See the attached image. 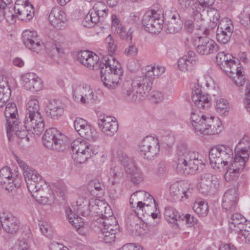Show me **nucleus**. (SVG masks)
<instances>
[{"instance_id": "13", "label": "nucleus", "mask_w": 250, "mask_h": 250, "mask_svg": "<svg viewBox=\"0 0 250 250\" xmlns=\"http://www.w3.org/2000/svg\"><path fill=\"white\" fill-rule=\"evenodd\" d=\"M108 9L105 4L99 0L94 5L85 17L83 24L85 27H90L98 22L100 18L106 16Z\"/></svg>"}, {"instance_id": "8", "label": "nucleus", "mask_w": 250, "mask_h": 250, "mask_svg": "<svg viewBox=\"0 0 250 250\" xmlns=\"http://www.w3.org/2000/svg\"><path fill=\"white\" fill-rule=\"evenodd\" d=\"M42 142L47 148L58 151H64L68 147V139L55 128L46 130L42 137Z\"/></svg>"}, {"instance_id": "58", "label": "nucleus", "mask_w": 250, "mask_h": 250, "mask_svg": "<svg viewBox=\"0 0 250 250\" xmlns=\"http://www.w3.org/2000/svg\"><path fill=\"white\" fill-rule=\"evenodd\" d=\"M105 43L107 44L109 53L110 55V59L114 58L112 55L117 51V45L112 36L110 34L105 40Z\"/></svg>"}, {"instance_id": "23", "label": "nucleus", "mask_w": 250, "mask_h": 250, "mask_svg": "<svg viewBox=\"0 0 250 250\" xmlns=\"http://www.w3.org/2000/svg\"><path fill=\"white\" fill-rule=\"evenodd\" d=\"M22 40L27 48L38 53L44 45L41 43L37 32L35 31L25 30L22 33Z\"/></svg>"}, {"instance_id": "59", "label": "nucleus", "mask_w": 250, "mask_h": 250, "mask_svg": "<svg viewBox=\"0 0 250 250\" xmlns=\"http://www.w3.org/2000/svg\"><path fill=\"white\" fill-rule=\"evenodd\" d=\"M208 15L210 21L214 24H217L218 23L220 18V15L218 10L211 8L208 11Z\"/></svg>"}, {"instance_id": "30", "label": "nucleus", "mask_w": 250, "mask_h": 250, "mask_svg": "<svg viewBox=\"0 0 250 250\" xmlns=\"http://www.w3.org/2000/svg\"><path fill=\"white\" fill-rule=\"evenodd\" d=\"M45 112L48 117L53 119H58L64 113L63 104L59 100H50L46 104Z\"/></svg>"}, {"instance_id": "11", "label": "nucleus", "mask_w": 250, "mask_h": 250, "mask_svg": "<svg viewBox=\"0 0 250 250\" xmlns=\"http://www.w3.org/2000/svg\"><path fill=\"white\" fill-rule=\"evenodd\" d=\"M145 29L152 34L160 33L163 27V20L160 14L155 10L147 11L142 21Z\"/></svg>"}, {"instance_id": "19", "label": "nucleus", "mask_w": 250, "mask_h": 250, "mask_svg": "<svg viewBox=\"0 0 250 250\" xmlns=\"http://www.w3.org/2000/svg\"><path fill=\"white\" fill-rule=\"evenodd\" d=\"M233 32L231 21L228 18L222 19L216 30V39L221 43L226 44L229 41Z\"/></svg>"}, {"instance_id": "7", "label": "nucleus", "mask_w": 250, "mask_h": 250, "mask_svg": "<svg viewBox=\"0 0 250 250\" xmlns=\"http://www.w3.org/2000/svg\"><path fill=\"white\" fill-rule=\"evenodd\" d=\"M233 158V150L227 145L216 146L211 148L209 152L210 164L213 168H224Z\"/></svg>"}, {"instance_id": "14", "label": "nucleus", "mask_w": 250, "mask_h": 250, "mask_svg": "<svg viewBox=\"0 0 250 250\" xmlns=\"http://www.w3.org/2000/svg\"><path fill=\"white\" fill-rule=\"evenodd\" d=\"M233 158L232 161L229 163L228 167H226L227 171L224 175L226 180L229 182L236 179L244 168L246 161L249 159L245 158L243 155H238L236 153H235Z\"/></svg>"}, {"instance_id": "34", "label": "nucleus", "mask_w": 250, "mask_h": 250, "mask_svg": "<svg viewBox=\"0 0 250 250\" xmlns=\"http://www.w3.org/2000/svg\"><path fill=\"white\" fill-rule=\"evenodd\" d=\"M205 12L194 13V15L189 14L193 20H188L185 23V27L189 32H192L194 28L201 29L205 24L204 14Z\"/></svg>"}, {"instance_id": "21", "label": "nucleus", "mask_w": 250, "mask_h": 250, "mask_svg": "<svg viewBox=\"0 0 250 250\" xmlns=\"http://www.w3.org/2000/svg\"><path fill=\"white\" fill-rule=\"evenodd\" d=\"M165 71V68L163 66L147 65L144 69V75L138 77L140 79H142L143 83H145V85L150 91L152 87L153 80L161 76Z\"/></svg>"}, {"instance_id": "53", "label": "nucleus", "mask_w": 250, "mask_h": 250, "mask_svg": "<svg viewBox=\"0 0 250 250\" xmlns=\"http://www.w3.org/2000/svg\"><path fill=\"white\" fill-rule=\"evenodd\" d=\"M240 23L245 27H249L250 25V6H246L239 15Z\"/></svg>"}, {"instance_id": "50", "label": "nucleus", "mask_w": 250, "mask_h": 250, "mask_svg": "<svg viewBox=\"0 0 250 250\" xmlns=\"http://www.w3.org/2000/svg\"><path fill=\"white\" fill-rule=\"evenodd\" d=\"M194 211L199 216L205 217L208 211V204L204 201H197L193 206Z\"/></svg>"}, {"instance_id": "60", "label": "nucleus", "mask_w": 250, "mask_h": 250, "mask_svg": "<svg viewBox=\"0 0 250 250\" xmlns=\"http://www.w3.org/2000/svg\"><path fill=\"white\" fill-rule=\"evenodd\" d=\"M28 245L24 239H19L11 247V250H24L28 248Z\"/></svg>"}, {"instance_id": "28", "label": "nucleus", "mask_w": 250, "mask_h": 250, "mask_svg": "<svg viewBox=\"0 0 250 250\" xmlns=\"http://www.w3.org/2000/svg\"><path fill=\"white\" fill-rule=\"evenodd\" d=\"M49 21L54 27L62 28L67 21L66 14L60 7L56 6L51 10L48 17Z\"/></svg>"}, {"instance_id": "18", "label": "nucleus", "mask_w": 250, "mask_h": 250, "mask_svg": "<svg viewBox=\"0 0 250 250\" xmlns=\"http://www.w3.org/2000/svg\"><path fill=\"white\" fill-rule=\"evenodd\" d=\"M170 195L176 201H181L191 196V189L189 184L184 181H177L170 187Z\"/></svg>"}, {"instance_id": "4", "label": "nucleus", "mask_w": 250, "mask_h": 250, "mask_svg": "<svg viewBox=\"0 0 250 250\" xmlns=\"http://www.w3.org/2000/svg\"><path fill=\"white\" fill-rule=\"evenodd\" d=\"M177 170L185 175L194 174L199 166L204 165L203 157L198 152L192 151L183 144L178 146L176 152Z\"/></svg>"}, {"instance_id": "54", "label": "nucleus", "mask_w": 250, "mask_h": 250, "mask_svg": "<svg viewBox=\"0 0 250 250\" xmlns=\"http://www.w3.org/2000/svg\"><path fill=\"white\" fill-rule=\"evenodd\" d=\"M101 230V237L105 243H111L115 241V235L118 231H110L104 229H100Z\"/></svg>"}, {"instance_id": "46", "label": "nucleus", "mask_w": 250, "mask_h": 250, "mask_svg": "<svg viewBox=\"0 0 250 250\" xmlns=\"http://www.w3.org/2000/svg\"><path fill=\"white\" fill-rule=\"evenodd\" d=\"M11 95V90L8 85L6 78L0 76V100L9 101Z\"/></svg>"}, {"instance_id": "12", "label": "nucleus", "mask_w": 250, "mask_h": 250, "mask_svg": "<svg viewBox=\"0 0 250 250\" xmlns=\"http://www.w3.org/2000/svg\"><path fill=\"white\" fill-rule=\"evenodd\" d=\"M219 185V180L215 175L206 172L200 175L197 188L199 192L207 194L216 192L218 189Z\"/></svg>"}, {"instance_id": "25", "label": "nucleus", "mask_w": 250, "mask_h": 250, "mask_svg": "<svg viewBox=\"0 0 250 250\" xmlns=\"http://www.w3.org/2000/svg\"><path fill=\"white\" fill-rule=\"evenodd\" d=\"M0 221L3 229L9 233H15L20 228L19 219L9 212H3L0 216Z\"/></svg>"}, {"instance_id": "42", "label": "nucleus", "mask_w": 250, "mask_h": 250, "mask_svg": "<svg viewBox=\"0 0 250 250\" xmlns=\"http://www.w3.org/2000/svg\"><path fill=\"white\" fill-rule=\"evenodd\" d=\"M98 223L100 224V229H104L110 231H118L119 226L116 218L111 216L105 219H98Z\"/></svg>"}, {"instance_id": "44", "label": "nucleus", "mask_w": 250, "mask_h": 250, "mask_svg": "<svg viewBox=\"0 0 250 250\" xmlns=\"http://www.w3.org/2000/svg\"><path fill=\"white\" fill-rule=\"evenodd\" d=\"M166 219L172 224H174L177 227L181 222V215L174 208L172 207H167L165 209L164 213Z\"/></svg>"}, {"instance_id": "57", "label": "nucleus", "mask_w": 250, "mask_h": 250, "mask_svg": "<svg viewBox=\"0 0 250 250\" xmlns=\"http://www.w3.org/2000/svg\"><path fill=\"white\" fill-rule=\"evenodd\" d=\"M104 204L101 207H98V212L95 213L101 214L102 217L100 219H105L113 216V212L110 207L104 202Z\"/></svg>"}, {"instance_id": "48", "label": "nucleus", "mask_w": 250, "mask_h": 250, "mask_svg": "<svg viewBox=\"0 0 250 250\" xmlns=\"http://www.w3.org/2000/svg\"><path fill=\"white\" fill-rule=\"evenodd\" d=\"M2 16L1 18L0 19V21H1L4 19L10 23H13L16 21L17 14L15 13V9L14 8L9 7L8 6H3L1 11V14L0 15Z\"/></svg>"}, {"instance_id": "6", "label": "nucleus", "mask_w": 250, "mask_h": 250, "mask_svg": "<svg viewBox=\"0 0 250 250\" xmlns=\"http://www.w3.org/2000/svg\"><path fill=\"white\" fill-rule=\"evenodd\" d=\"M142 80L137 76L131 82H126L123 84L121 93L125 100L129 103H138L147 97L149 90Z\"/></svg>"}, {"instance_id": "16", "label": "nucleus", "mask_w": 250, "mask_h": 250, "mask_svg": "<svg viewBox=\"0 0 250 250\" xmlns=\"http://www.w3.org/2000/svg\"><path fill=\"white\" fill-rule=\"evenodd\" d=\"M156 201L153 197L148 193L143 190L136 191L132 194L130 198V204L132 208L136 205V208L141 212L143 208L148 207L149 204L155 205Z\"/></svg>"}, {"instance_id": "33", "label": "nucleus", "mask_w": 250, "mask_h": 250, "mask_svg": "<svg viewBox=\"0 0 250 250\" xmlns=\"http://www.w3.org/2000/svg\"><path fill=\"white\" fill-rule=\"evenodd\" d=\"M14 182L16 181L13 180L10 168L7 167H2L0 170V183L5 185L6 190L12 191L15 188L20 186L19 183Z\"/></svg>"}, {"instance_id": "29", "label": "nucleus", "mask_w": 250, "mask_h": 250, "mask_svg": "<svg viewBox=\"0 0 250 250\" xmlns=\"http://www.w3.org/2000/svg\"><path fill=\"white\" fill-rule=\"evenodd\" d=\"M111 20L112 31L117 34L122 40L131 42L132 40V31L130 30L126 31L121 21L116 15H112Z\"/></svg>"}, {"instance_id": "27", "label": "nucleus", "mask_w": 250, "mask_h": 250, "mask_svg": "<svg viewBox=\"0 0 250 250\" xmlns=\"http://www.w3.org/2000/svg\"><path fill=\"white\" fill-rule=\"evenodd\" d=\"M238 195L235 188L227 190L222 199V207L227 212H232L236 210Z\"/></svg>"}, {"instance_id": "1", "label": "nucleus", "mask_w": 250, "mask_h": 250, "mask_svg": "<svg viewBox=\"0 0 250 250\" xmlns=\"http://www.w3.org/2000/svg\"><path fill=\"white\" fill-rule=\"evenodd\" d=\"M77 60L90 69H101V78L104 85L108 89H115L119 84L123 75L120 63L112 58L104 57L99 62V57L95 53L84 50L77 55Z\"/></svg>"}, {"instance_id": "38", "label": "nucleus", "mask_w": 250, "mask_h": 250, "mask_svg": "<svg viewBox=\"0 0 250 250\" xmlns=\"http://www.w3.org/2000/svg\"><path fill=\"white\" fill-rule=\"evenodd\" d=\"M207 117H208V115L203 114L198 109H192L191 110L190 121L195 132L197 133L199 130L202 124H204Z\"/></svg>"}, {"instance_id": "40", "label": "nucleus", "mask_w": 250, "mask_h": 250, "mask_svg": "<svg viewBox=\"0 0 250 250\" xmlns=\"http://www.w3.org/2000/svg\"><path fill=\"white\" fill-rule=\"evenodd\" d=\"M7 134L8 139L10 141L13 140V137L14 135H15L17 137L23 139H25L26 141H29V139L28 137L27 133H31L30 131L27 130V129L22 128L21 127L20 129L19 122L11 125L9 132L7 130Z\"/></svg>"}, {"instance_id": "26", "label": "nucleus", "mask_w": 250, "mask_h": 250, "mask_svg": "<svg viewBox=\"0 0 250 250\" xmlns=\"http://www.w3.org/2000/svg\"><path fill=\"white\" fill-rule=\"evenodd\" d=\"M23 87L31 91H38L42 87V81L40 78L34 73H27L21 76Z\"/></svg>"}, {"instance_id": "52", "label": "nucleus", "mask_w": 250, "mask_h": 250, "mask_svg": "<svg viewBox=\"0 0 250 250\" xmlns=\"http://www.w3.org/2000/svg\"><path fill=\"white\" fill-rule=\"evenodd\" d=\"M141 224L139 218L134 214H131L127 220V228L131 233L134 234L135 230L140 229V224Z\"/></svg>"}, {"instance_id": "5", "label": "nucleus", "mask_w": 250, "mask_h": 250, "mask_svg": "<svg viewBox=\"0 0 250 250\" xmlns=\"http://www.w3.org/2000/svg\"><path fill=\"white\" fill-rule=\"evenodd\" d=\"M40 109L39 102L37 99H31L27 103L24 128L35 135H39L44 128V119Z\"/></svg>"}, {"instance_id": "24", "label": "nucleus", "mask_w": 250, "mask_h": 250, "mask_svg": "<svg viewBox=\"0 0 250 250\" xmlns=\"http://www.w3.org/2000/svg\"><path fill=\"white\" fill-rule=\"evenodd\" d=\"M98 125L101 131L108 136H113L118 129V124L115 119L105 115L99 116Z\"/></svg>"}, {"instance_id": "10", "label": "nucleus", "mask_w": 250, "mask_h": 250, "mask_svg": "<svg viewBox=\"0 0 250 250\" xmlns=\"http://www.w3.org/2000/svg\"><path fill=\"white\" fill-rule=\"evenodd\" d=\"M141 155L145 159L151 160L159 154L160 146L157 138L151 136L145 137L139 146Z\"/></svg>"}, {"instance_id": "2", "label": "nucleus", "mask_w": 250, "mask_h": 250, "mask_svg": "<svg viewBox=\"0 0 250 250\" xmlns=\"http://www.w3.org/2000/svg\"><path fill=\"white\" fill-rule=\"evenodd\" d=\"M24 172L27 187L32 196L41 204H46L49 201L55 198V193L60 197L64 194L65 188L62 186H55L53 190L35 169L31 168Z\"/></svg>"}, {"instance_id": "9", "label": "nucleus", "mask_w": 250, "mask_h": 250, "mask_svg": "<svg viewBox=\"0 0 250 250\" xmlns=\"http://www.w3.org/2000/svg\"><path fill=\"white\" fill-rule=\"evenodd\" d=\"M71 149L73 151L72 158L76 163L79 164L85 162L94 154L92 146L81 139H76L72 143Z\"/></svg>"}, {"instance_id": "51", "label": "nucleus", "mask_w": 250, "mask_h": 250, "mask_svg": "<svg viewBox=\"0 0 250 250\" xmlns=\"http://www.w3.org/2000/svg\"><path fill=\"white\" fill-rule=\"evenodd\" d=\"M114 155L117 157L121 164L127 169L131 163H134L131 158H130L126 153L121 149L116 150Z\"/></svg>"}, {"instance_id": "55", "label": "nucleus", "mask_w": 250, "mask_h": 250, "mask_svg": "<svg viewBox=\"0 0 250 250\" xmlns=\"http://www.w3.org/2000/svg\"><path fill=\"white\" fill-rule=\"evenodd\" d=\"M80 136L87 140H94L95 131L90 125H87L78 133Z\"/></svg>"}, {"instance_id": "45", "label": "nucleus", "mask_w": 250, "mask_h": 250, "mask_svg": "<svg viewBox=\"0 0 250 250\" xmlns=\"http://www.w3.org/2000/svg\"><path fill=\"white\" fill-rule=\"evenodd\" d=\"M126 172L131 175L132 182L137 184L143 180V175L140 169L138 168L135 163H131L127 169Z\"/></svg>"}, {"instance_id": "17", "label": "nucleus", "mask_w": 250, "mask_h": 250, "mask_svg": "<svg viewBox=\"0 0 250 250\" xmlns=\"http://www.w3.org/2000/svg\"><path fill=\"white\" fill-rule=\"evenodd\" d=\"M73 97L76 101L86 104L94 103L97 99L93 90L87 84L77 86L74 91Z\"/></svg>"}, {"instance_id": "63", "label": "nucleus", "mask_w": 250, "mask_h": 250, "mask_svg": "<svg viewBox=\"0 0 250 250\" xmlns=\"http://www.w3.org/2000/svg\"><path fill=\"white\" fill-rule=\"evenodd\" d=\"M166 168L165 163L163 162H160L155 169V174L159 177L163 176L166 173Z\"/></svg>"}, {"instance_id": "35", "label": "nucleus", "mask_w": 250, "mask_h": 250, "mask_svg": "<svg viewBox=\"0 0 250 250\" xmlns=\"http://www.w3.org/2000/svg\"><path fill=\"white\" fill-rule=\"evenodd\" d=\"M4 115L6 118V130L9 132L11 125L19 122L18 109L15 103H9L6 104L4 111Z\"/></svg>"}, {"instance_id": "49", "label": "nucleus", "mask_w": 250, "mask_h": 250, "mask_svg": "<svg viewBox=\"0 0 250 250\" xmlns=\"http://www.w3.org/2000/svg\"><path fill=\"white\" fill-rule=\"evenodd\" d=\"M215 108L220 115L226 116L229 113V104L226 99L221 98L217 100Z\"/></svg>"}, {"instance_id": "56", "label": "nucleus", "mask_w": 250, "mask_h": 250, "mask_svg": "<svg viewBox=\"0 0 250 250\" xmlns=\"http://www.w3.org/2000/svg\"><path fill=\"white\" fill-rule=\"evenodd\" d=\"M64 55V53L63 48L60 45L56 44L52 48L50 52V56L57 62H59V59L63 57Z\"/></svg>"}, {"instance_id": "43", "label": "nucleus", "mask_w": 250, "mask_h": 250, "mask_svg": "<svg viewBox=\"0 0 250 250\" xmlns=\"http://www.w3.org/2000/svg\"><path fill=\"white\" fill-rule=\"evenodd\" d=\"M235 153L238 155H243L245 158H249L250 153V141L248 136H245L237 145L235 148Z\"/></svg>"}, {"instance_id": "41", "label": "nucleus", "mask_w": 250, "mask_h": 250, "mask_svg": "<svg viewBox=\"0 0 250 250\" xmlns=\"http://www.w3.org/2000/svg\"><path fill=\"white\" fill-rule=\"evenodd\" d=\"M246 222V219L239 213H234L231 215L229 219L230 229L236 232L240 231V228H242L243 223Z\"/></svg>"}, {"instance_id": "36", "label": "nucleus", "mask_w": 250, "mask_h": 250, "mask_svg": "<svg viewBox=\"0 0 250 250\" xmlns=\"http://www.w3.org/2000/svg\"><path fill=\"white\" fill-rule=\"evenodd\" d=\"M197 57L193 51H189L187 55L179 59L178 66L179 69L183 72L188 71L191 69L197 61Z\"/></svg>"}, {"instance_id": "31", "label": "nucleus", "mask_w": 250, "mask_h": 250, "mask_svg": "<svg viewBox=\"0 0 250 250\" xmlns=\"http://www.w3.org/2000/svg\"><path fill=\"white\" fill-rule=\"evenodd\" d=\"M191 99L196 106L199 109H206L210 107L211 102L208 95L196 88L192 93Z\"/></svg>"}, {"instance_id": "37", "label": "nucleus", "mask_w": 250, "mask_h": 250, "mask_svg": "<svg viewBox=\"0 0 250 250\" xmlns=\"http://www.w3.org/2000/svg\"><path fill=\"white\" fill-rule=\"evenodd\" d=\"M103 205H104L103 201L92 198L88 200V203L82 206L81 209L77 208L78 212L83 216H87L91 212L94 213L98 212V207H101Z\"/></svg>"}, {"instance_id": "61", "label": "nucleus", "mask_w": 250, "mask_h": 250, "mask_svg": "<svg viewBox=\"0 0 250 250\" xmlns=\"http://www.w3.org/2000/svg\"><path fill=\"white\" fill-rule=\"evenodd\" d=\"M180 22L171 20L167 24V30L170 33H174L178 32L181 29Z\"/></svg>"}, {"instance_id": "62", "label": "nucleus", "mask_w": 250, "mask_h": 250, "mask_svg": "<svg viewBox=\"0 0 250 250\" xmlns=\"http://www.w3.org/2000/svg\"><path fill=\"white\" fill-rule=\"evenodd\" d=\"M87 125V121L82 118H78L74 121L75 129L78 133Z\"/></svg>"}, {"instance_id": "64", "label": "nucleus", "mask_w": 250, "mask_h": 250, "mask_svg": "<svg viewBox=\"0 0 250 250\" xmlns=\"http://www.w3.org/2000/svg\"><path fill=\"white\" fill-rule=\"evenodd\" d=\"M89 185L91 187H94L95 190L99 191L103 190L104 188L103 182L100 179H95L91 181Z\"/></svg>"}, {"instance_id": "39", "label": "nucleus", "mask_w": 250, "mask_h": 250, "mask_svg": "<svg viewBox=\"0 0 250 250\" xmlns=\"http://www.w3.org/2000/svg\"><path fill=\"white\" fill-rule=\"evenodd\" d=\"M181 9L187 11L188 14L194 15V13L205 12V9L200 6L195 0H179Z\"/></svg>"}, {"instance_id": "22", "label": "nucleus", "mask_w": 250, "mask_h": 250, "mask_svg": "<svg viewBox=\"0 0 250 250\" xmlns=\"http://www.w3.org/2000/svg\"><path fill=\"white\" fill-rule=\"evenodd\" d=\"M14 9L17 18L26 22L31 20L34 15L33 7L27 0H17Z\"/></svg>"}, {"instance_id": "15", "label": "nucleus", "mask_w": 250, "mask_h": 250, "mask_svg": "<svg viewBox=\"0 0 250 250\" xmlns=\"http://www.w3.org/2000/svg\"><path fill=\"white\" fill-rule=\"evenodd\" d=\"M223 129V125L219 119L208 115L204 124H202L197 133L203 136L217 135Z\"/></svg>"}, {"instance_id": "32", "label": "nucleus", "mask_w": 250, "mask_h": 250, "mask_svg": "<svg viewBox=\"0 0 250 250\" xmlns=\"http://www.w3.org/2000/svg\"><path fill=\"white\" fill-rule=\"evenodd\" d=\"M66 213L70 223L75 228L79 234L85 235L88 232L89 227L82 221L81 217L72 212L70 208L68 209Z\"/></svg>"}, {"instance_id": "47", "label": "nucleus", "mask_w": 250, "mask_h": 250, "mask_svg": "<svg viewBox=\"0 0 250 250\" xmlns=\"http://www.w3.org/2000/svg\"><path fill=\"white\" fill-rule=\"evenodd\" d=\"M124 169L120 166H116L110 169L109 180L112 185H115L124 176Z\"/></svg>"}, {"instance_id": "20", "label": "nucleus", "mask_w": 250, "mask_h": 250, "mask_svg": "<svg viewBox=\"0 0 250 250\" xmlns=\"http://www.w3.org/2000/svg\"><path fill=\"white\" fill-rule=\"evenodd\" d=\"M194 45L197 52L201 55H207L214 53L218 50L217 43L207 37H198Z\"/></svg>"}, {"instance_id": "3", "label": "nucleus", "mask_w": 250, "mask_h": 250, "mask_svg": "<svg viewBox=\"0 0 250 250\" xmlns=\"http://www.w3.org/2000/svg\"><path fill=\"white\" fill-rule=\"evenodd\" d=\"M233 56L229 54H226L224 52H219L216 56V62L220 68L230 78L237 86L245 87V107L250 112V83L246 81L242 74V68L238 63V60L236 62Z\"/></svg>"}]
</instances>
